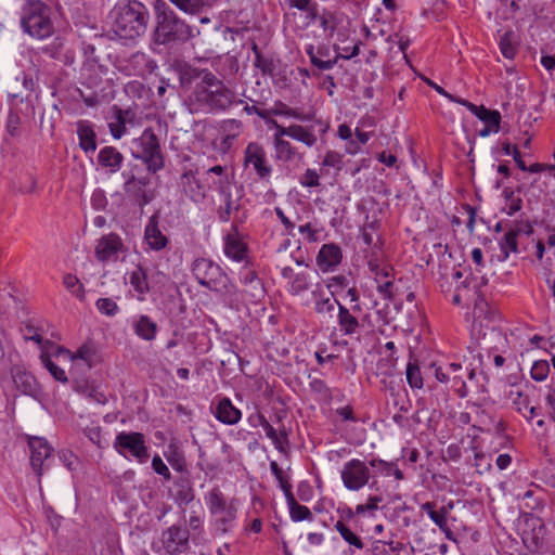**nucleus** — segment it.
I'll use <instances>...</instances> for the list:
<instances>
[{
	"instance_id": "1",
	"label": "nucleus",
	"mask_w": 555,
	"mask_h": 555,
	"mask_svg": "<svg viewBox=\"0 0 555 555\" xmlns=\"http://www.w3.org/2000/svg\"><path fill=\"white\" fill-rule=\"evenodd\" d=\"M155 9V28L153 39L157 44L184 43L199 31L188 24L163 0H157Z\"/></svg>"
},
{
	"instance_id": "2",
	"label": "nucleus",
	"mask_w": 555,
	"mask_h": 555,
	"mask_svg": "<svg viewBox=\"0 0 555 555\" xmlns=\"http://www.w3.org/2000/svg\"><path fill=\"white\" fill-rule=\"evenodd\" d=\"M111 17L117 37L134 40L145 34L150 14L147 8L138 0H120L113 8Z\"/></svg>"
},
{
	"instance_id": "3",
	"label": "nucleus",
	"mask_w": 555,
	"mask_h": 555,
	"mask_svg": "<svg viewBox=\"0 0 555 555\" xmlns=\"http://www.w3.org/2000/svg\"><path fill=\"white\" fill-rule=\"evenodd\" d=\"M191 272L199 285L210 292L222 296L232 297L236 294V285L223 269L208 258H196L191 266Z\"/></svg>"
},
{
	"instance_id": "4",
	"label": "nucleus",
	"mask_w": 555,
	"mask_h": 555,
	"mask_svg": "<svg viewBox=\"0 0 555 555\" xmlns=\"http://www.w3.org/2000/svg\"><path fill=\"white\" fill-rule=\"evenodd\" d=\"M21 27L24 33L36 39H46L53 35L52 9L42 0H27L22 8Z\"/></svg>"
},
{
	"instance_id": "5",
	"label": "nucleus",
	"mask_w": 555,
	"mask_h": 555,
	"mask_svg": "<svg viewBox=\"0 0 555 555\" xmlns=\"http://www.w3.org/2000/svg\"><path fill=\"white\" fill-rule=\"evenodd\" d=\"M209 513L216 516L217 529L228 533L236 526L238 501L235 498L227 500L218 486L212 487L204 495Z\"/></svg>"
},
{
	"instance_id": "6",
	"label": "nucleus",
	"mask_w": 555,
	"mask_h": 555,
	"mask_svg": "<svg viewBox=\"0 0 555 555\" xmlns=\"http://www.w3.org/2000/svg\"><path fill=\"white\" fill-rule=\"evenodd\" d=\"M132 157L141 160L149 173H157L165 167L159 139L152 128H145L139 138L132 140Z\"/></svg>"
},
{
	"instance_id": "7",
	"label": "nucleus",
	"mask_w": 555,
	"mask_h": 555,
	"mask_svg": "<svg viewBox=\"0 0 555 555\" xmlns=\"http://www.w3.org/2000/svg\"><path fill=\"white\" fill-rule=\"evenodd\" d=\"M193 100L202 107L210 112H225L233 104L242 105V99L235 100V93L224 83L211 89L193 91Z\"/></svg>"
},
{
	"instance_id": "8",
	"label": "nucleus",
	"mask_w": 555,
	"mask_h": 555,
	"mask_svg": "<svg viewBox=\"0 0 555 555\" xmlns=\"http://www.w3.org/2000/svg\"><path fill=\"white\" fill-rule=\"evenodd\" d=\"M115 451L125 459H134L138 463L144 464L150 457L145 436L139 431H120L113 442Z\"/></svg>"
},
{
	"instance_id": "9",
	"label": "nucleus",
	"mask_w": 555,
	"mask_h": 555,
	"mask_svg": "<svg viewBox=\"0 0 555 555\" xmlns=\"http://www.w3.org/2000/svg\"><path fill=\"white\" fill-rule=\"evenodd\" d=\"M102 75L103 66L81 67V85L90 89V92L85 93L80 89H78L77 91L83 103L89 107L95 106L104 98L105 88L103 87L104 80L102 78Z\"/></svg>"
},
{
	"instance_id": "10",
	"label": "nucleus",
	"mask_w": 555,
	"mask_h": 555,
	"mask_svg": "<svg viewBox=\"0 0 555 555\" xmlns=\"http://www.w3.org/2000/svg\"><path fill=\"white\" fill-rule=\"evenodd\" d=\"M545 533L546 527L541 517L532 513H525L522 515L520 535L524 545L529 552L535 553L542 548Z\"/></svg>"
},
{
	"instance_id": "11",
	"label": "nucleus",
	"mask_w": 555,
	"mask_h": 555,
	"mask_svg": "<svg viewBox=\"0 0 555 555\" xmlns=\"http://www.w3.org/2000/svg\"><path fill=\"white\" fill-rule=\"evenodd\" d=\"M343 485L349 491H359L366 486L371 478L369 466L359 459L346 462L340 470Z\"/></svg>"
},
{
	"instance_id": "12",
	"label": "nucleus",
	"mask_w": 555,
	"mask_h": 555,
	"mask_svg": "<svg viewBox=\"0 0 555 555\" xmlns=\"http://www.w3.org/2000/svg\"><path fill=\"white\" fill-rule=\"evenodd\" d=\"M191 533L188 528L172 525L162 532L160 542L166 555H180L190 550Z\"/></svg>"
},
{
	"instance_id": "13",
	"label": "nucleus",
	"mask_w": 555,
	"mask_h": 555,
	"mask_svg": "<svg viewBox=\"0 0 555 555\" xmlns=\"http://www.w3.org/2000/svg\"><path fill=\"white\" fill-rule=\"evenodd\" d=\"M244 166L253 167L257 177L262 181H269L272 175V166L269 164L263 146L257 142L247 144L244 151Z\"/></svg>"
},
{
	"instance_id": "14",
	"label": "nucleus",
	"mask_w": 555,
	"mask_h": 555,
	"mask_svg": "<svg viewBox=\"0 0 555 555\" xmlns=\"http://www.w3.org/2000/svg\"><path fill=\"white\" fill-rule=\"evenodd\" d=\"M125 178L124 191L133 204L143 208L153 199V194L146 190L151 179L149 177H135L133 173L122 172Z\"/></svg>"
},
{
	"instance_id": "15",
	"label": "nucleus",
	"mask_w": 555,
	"mask_h": 555,
	"mask_svg": "<svg viewBox=\"0 0 555 555\" xmlns=\"http://www.w3.org/2000/svg\"><path fill=\"white\" fill-rule=\"evenodd\" d=\"M179 188L196 205L203 204L207 197V188L198 178V169H185L180 176Z\"/></svg>"
},
{
	"instance_id": "16",
	"label": "nucleus",
	"mask_w": 555,
	"mask_h": 555,
	"mask_svg": "<svg viewBox=\"0 0 555 555\" xmlns=\"http://www.w3.org/2000/svg\"><path fill=\"white\" fill-rule=\"evenodd\" d=\"M223 253L225 257L235 262H244L248 258V245L244 242L235 222L231 224L230 231L223 235Z\"/></svg>"
},
{
	"instance_id": "17",
	"label": "nucleus",
	"mask_w": 555,
	"mask_h": 555,
	"mask_svg": "<svg viewBox=\"0 0 555 555\" xmlns=\"http://www.w3.org/2000/svg\"><path fill=\"white\" fill-rule=\"evenodd\" d=\"M28 448L31 468L38 478H40L43 475L44 466L49 467V461L52 456L53 449L48 443L47 439L41 437L29 438Z\"/></svg>"
},
{
	"instance_id": "18",
	"label": "nucleus",
	"mask_w": 555,
	"mask_h": 555,
	"mask_svg": "<svg viewBox=\"0 0 555 555\" xmlns=\"http://www.w3.org/2000/svg\"><path fill=\"white\" fill-rule=\"evenodd\" d=\"M125 250L121 237L117 233H108L98 240L94 256L100 262L117 261L119 253Z\"/></svg>"
},
{
	"instance_id": "19",
	"label": "nucleus",
	"mask_w": 555,
	"mask_h": 555,
	"mask_svg": "<svg viewBox=\"0 0 555 555\" xmlns=\"http://www.w3.org/2000/svg\"><path fill=\"white\" fill-rule=\"evenodd\" d=\"M143 242L147 246L145 248L146 251L155 253L166 249L170 243L168 236L159 228V216L157 212L153 214L145 224Z\"/></svg>"
},
{
	"instance_id": "20",
	"label": "nucleus",
	"mask_w": 555,
	"mask_h": 555,
	"mask_svg": "<svg viewBox=\"0 0 555 555\" xmlns=\"http://www.w3.org/2000/svg\"><path fill=\"white\" fill-rule=\"evenodd\" d=\"M472 281L465 279L460 286L456 287L455 293L452 298V302L454 305H461L462 302L469 304L470 300H474L475 308H474V314L477 318H480L481 314L485 312V309L487 308L488 304L483 299V297L477 292L476 285L470 287Z\"/></svg>"
},
{
	"instance_id": "21",
	"label": "nucleus",
	"mask_w": 555,
	"mask_h": 555,
	"mask_svg": "<svg viewBox=\"0 0 555 555\" xmlns=\"http://www.w3.org/2000/svg\"><path fill=\"white\" fill-rule=\"evenodd\" d=\"M341 261L343 250L336 243L323 244L315 257V264L322 273L335 271Z\"/></svg>"
},
{
	"instance_id": "22",
	"label": "nucleus",
	"mask_w": 555,
	"mask_h": 555,
	"mask_svg": "<svg viewBox=\"0 0 555 555\" xmlns=\"http://www.w3.org/2000/svg\"><path fill=\"white\" fill-rule=\"evenodd\" d=\"M327 131V125L321 119H315L312 125L302 126L293 124L291 139L305 144L307 147H313L318 142V133L321 135Z\"/></svg>"
},
{
	"instance_id": "23",
	"label": "nucleus",
	"mask_w": 555,
	"mask_h": 555,
	"mask_svg": "<svg viewBox=\"0 0 555 555\" xmlns=\"http://www.w3.org/2000/svg\"><path fill=\"white\" fill-rule=\"evenodd\" d=\"M219 195L222 204L217 209L218 219L220 222H229L232 214L241 208L242 192L233 184Z\"/></svg>"
},
{
	"instance_id": "24",
	"label": "nucleus",
	"mask_w": 555,
	"mask_h": 555,
	"mask_svg": "<svg viewBox=\"0 0 555 555\" xmlns=\"http://www.w3.org/2000/svg\"><path fill=\"white\" fill-rule=\"evenodd\" d=\"M9 370L17 389L24 395L36 398L41 393V387L30 372L21 366H10Z\"/></svg>"
},
{
	"instance_id": "25",
	"label": "nucleus",
	"mask_w": 555,
	"mask_h": 555,
	"mask_svg": "<svg viewBox=\"0 0 555 555\" xmlns=\"http://www.w3.org/2000/svg\"><path fill=\"white\" fill-rule=\"evenodd\" d=\"M76 133L79 147L87 156L93 155L98 147V135L94 124L87 119L78 120L76 122Z\"/></svg>"
},
{
	"instance_id": "26",
	"label": "nucleus",
	"mask_w": 555,
	"mask_h": 555,
	"mask_svg": "<svg viewBox=\"0 0 555 555\" xmlns=\"http://www.w3.org/2000/svg\"><path fill=\"white\" fill-rule=\"evenodd\" d=\"M179 474L172 481V499L179 505H188L195 498L190 472Z\"/></svg>"
},
{
	"instance_id": "27",
	"label": "nucleus",
	"mask_w": 555,
	"mask_h": 555,
	"mask_svg": "<svg viewBox=\"0 0 555 555\" xmlns=\"http://www.w3.org/2000/svg\"><path fill=\"white\" fill-rule=\"evenodd\" d=\"M420 511L426 513L429 519L439 528L449 541H456L455 534L449 526L446 512L437 508V504L434 501H427L420 505Z\"/></svg>"
},
{
	"instance_id": "28",
	"label": "nucleus",
	"mask_w": 555,
	"mask_h": 555,
	"mask_svg": "<svg viewBox=\"0 0 555 555\" xmlns=\"http://www.w3.org/2000/svg\"><path fill=\"white\" fill-rule=\"evenodd\" d=\"M214 416L222 424L234 425L242 418V412L232 403L228 397L220 398L211 406Z\"/></svg>"
},
{
	"instance_id": "29",
	"label": "nucleus",
	"mask_w": 555,
	"mask_h": 555,
	"mask_svg": "<svg viewBox=\"0 0 555 555\" xmlns=\"http://www.w3.org/2000/svg\"><path fill=\"white\" fill-rule=\"evenodd\" d=\"M96 160L100 167L114 175L121 169L125 157L115 146L106 145L99 151Z\"/></svg>"
},
{
	"instance_id": "30",
	"label": "nucleus",
	"mask_w": 555,
	"mask_h": 555,
	"mask_svg": "<svg viewBox=\"0 0 555 555\" xmlns=\"http://www.w3.org/2000/svg\"><path fill=\"white\" fill-rule=\"evenodd\" d=\"M205 175L207 176V190H215L218 194L234 184L231 182L228 169L224 166H212L205 171Z\"/></svg>"
},
{
	"instance_id": "31",
	"label": "nucleus",
	"mask_w": 555,
	"mask_h": 555,
	"mask_svg": "<svg viewBox=\"0 0 555 555\" xmlns=\"http://www.w3.org/2000/svg\"><path fill=\"white\" fill-rule=\"evenodd\" d=\"M337 325L339 332L345 336H353L360 333V318L347 310V306L337 302Z\"/></svg>"
},
{
	"instance_id": "32",
	"label": "nucleus",
	"mask_w": 555,
	"mask_h": 555,
	"mask_svg": "<svg viewBox=\"0 0 555 555\" xmlns=\"http://www.w3.org/2000/svg\"><path fill=\"white\" fill-rule=\"evenodd\" d=\"M396 365V359H383L378 362L377 367L380 370L382 367H387L386 371H382L379 374L383 375L380 379L382 389L389 391L391 396L400 389V383L402 379L392 373V369Z\"/></svg>"
},
{
	"instance_id": "33",
	"label": "nucleus",
	"mask_w": 555,
	"mask_h": 555,
	"mask_svg": "<svg viewBox=\"0 0 555 555\" xmlns=\"http://www.w3.org/2000/svg\"><path fill=\"white\" fill-rule=\"evenodd\" d=\"M127 280L133 291L138 294L139 300H144L150 292L149 270L142 266H137L132 271L127 272Z\"/></svg>"
},
{
	"instance_id": "34",
	"label": "nucleus",
	"mask_w": 555,
	"mask_h": 555,
	"mask_svg": "<svg viewBox=\"0 0 555 555\" xmlns=\"http://www.w3.org/2000/svg\"><path fill=\"white\" fill-rule=\"evenodd\" d=\"M263 430L280 453H286L289 448L288 431L285 425L274 428L269 421H263Z\"/></svg>"
},
{
	"instance_id": "35",
	"label": "nucleus",
	"mask_w": 555,
	"mask_h": 555,
	"mask_svg": "<svg viewBox=\"0 0 555 555\" xmlns=\"http://www.w3.org/2000/svg\"><path fill=\"white\" fill-rule=\"evenodd\" d=\"M132 328L139 338L146 341L154 340L158 331L156 322L146 314L137 317L132 321Z\"/></svg>"
},
{
	"instance_id": "36",
	"label": "nucleus",
	"mask_w": 555,
	"mask_h": 555,
	"mask_svg": "<svg viewBox=\"0 0 555 555\" xmlns=\"http://www.w3.org/2000/svg\"><path fill=\"white\" fill-rule=\"evenodd\" d=\"M164 456L175 472L186 473L189 470L184 452L177 442L171 441L167 446Z\"/></svg>"
},
{
	"instance_id": "37",
	"label": "nucleus",
	"mask_w": 555,
	"mask_h": 555,
	"mask_svg": "<svg viewBox=\"0 0 555 555\" xmlns=\"http://www.w3.org/2000/svg\"><path fill=\"white\" fill-rule=\"evenodd\" d=\"M517 238L518 236L509 225L507 231L498 241L500 247L499 261H506L511 254H517L519 251Z\"/></svg>"
},
{
	"instance_id": "38",
	"label": "nucleus",
	"mask_w": 555,
	"mask_h": 555,
	"mask_svg": "<svg viewBox=\"0 0 555 555\" xmlns=\"http://www.w3.org/2000/svg\"><path fill=\"white\" fill-rule=\"evenodd\" d=\"M334 528L349 546H353L357 550H362L364 547V542L358 535L356 526L352 527L351 525H346L343 521H336Z\"/></svg>"
},
{
	"instance_id": "39",
	"label": "nucleus",
	"mask_w": 555,
	"mask_h": 555,
	"mask_svg": "<svg viewBox=\"0 0 555 555\" xmlns=\"http://www.w3.org/2000/svg\"><path fill=\"white\" fill-rule=\"evenodd\" d=\"M181 12L189 15H199L210 7L207 0H168Z\"/></svg>"
},
{
	"instance_id": "40",
	"label": "nucleus",
	"mask_w": 555,
	"mask_h": 555,
	"mask_svg": "<svg viewBox=\"0 0 555 555\" xmlns=\"http://www.w3.org/2000/svg\"><path fill=\"white\" fill-rule=\"evenodd\" d=\"M273 149L278 162L292 163L299 156L297 149L287 140H278Z\"/></svg>"
},
{
	"instance_id": "41",
	"label": "nucleus",
	"mask_w": 555,
	"mask_h": 555,
	"mask_svg": "<svg viewBox=\"0 0 555 555\" xmlns=\"http://www.w3.org/2000/svg\"><path fill=\"white\" fill-rule=\"evenodd\" d=\"M469 112L475 115L479 120L483 121L494 128H500L501 114L499 111L489 109L483 105H470Z\"/></svg>"
},
{
	"instance_id": "42",
	"label": "nucleus",
	"mask_w": 555,
	"mask_h": 555,
	"mask_svg": "<svg viewBox=\"0 0 555 555\" xmlns=\"http://www.w3.org/2000/svg\"><path fill=\"white\" fill-rule=\"evenodd\" d=\"M240 281L244 285L249 286L255 292L253 296H263V284L255 270H251L247 267H243L242 270L240 271Z\"/></svg>"
},
{
	"instance_id": "43",
	"label": "nucleus",
	"mask_w": 555,
	"mask_h": 555,
	"mask_svg": "<svg viewBox=\"0 0 555 555\" xmlns=\"http://www.w3.org/2000/svg\"><path fill=\"white\" fill-rule=\"evenodd\" d=\"M251 51L255 54L254 66L258 68L263 76L273 75L275 70L273 57L263 55L256 42H253Z\"/></svg>"
},
{
	"instance_id": "44",
	"label": "nucleus",
	"mask_w": 555,
	"mask_h": 555,
	"mask_svg": "<svg viewBox=\"0 0 555 555\" xmlns=\"http://www.w3.org/2000/svg\"><path fill=\"white\" fill-rule=\"evenodd\" d=\"M369 464L385 477L393 476L397 480H402L404 478L402 470L398 467L396 462L372 459Z\"/></svg>"
},
{
	"instance_id": "45",
	"label": "nucleus",
	"mask_w": 555,
	"mask_h": 555,
	"mask_svg": "<svg viewBox=\"0 0 555 555\" xmlns=\"http://www.w3.org/2000/svg\"><path fill=\"white\" fill-rule=\"evenodd\" d=\"M289 517L294 522H300L304 520L312 521L313 515L311 511L297 502L295 496L286 501Z\"/></svg>"
},
{
	"instance_id": "46",
	"label": "nucleus",
	"mask_w": 555,
	"mask_h": 555,
	"mask_svg": "<svg viewBox=\"0 0 555 555\" xmlns=\"http://www.w3.org/2000/svg\"><path fill=\"white\" fill-rule=\"evenodd\" d=\"M132 115L130 109H118L116 112V119L108 124L109 132L112 137L119 140L127 132L126 124L129 120V116Z\"/></svg>"
},
{
	"instance_id": "47",
	"label": "nucleus",
	"mask_w": 555,
	"mask_h": 555,
	"mask_svg": "<svg viewBox=\"0 0 555 555\" xmlns=\"http://www.w3.org/2000/svg\"><path fill=\"white\" fill-rule=\"evenodd\" d=\"M314 297V311L318 314H330L332 317L337 302H340L336 298H331L330 296H324L323 294H317V292H312Z\"/></svg>"
},
{
	"instance_id": "48",
	"label": "nucleus",
	"mask_w": 555,
	"mask_h": 555,
	"mask_svg": "<svg viewBox=\"0 0 555 555\" xmlns=\"http://www.w3.org/2000/svg\"><path fill=\"white\" fill-rule=\"evenodd\" d=\"M188 526L192 542L194 544H198L205 533L203 517L195 511H192L188 520Z\"/></svg>"
},
{
	"instance_id": "49",
	"label": "nucleus",
	"mask_w": 555,
	"mask_h": 555,
	"mask_svg": "<svg viewBox=\"0 0 555 555\" xmlns=\"http://www.w3.org/2000/svg\"><path fill=\"white\" fill-rule=\"evenodd\" d=\"M311 286L310 275L306 272H298L292 281L288 282V292L294 295H300L307 292Z\"/></svg>"
},
{
	"instance_id": "50",
	"label": "nucleus",
	"mask_w": 555,
	"mask_h": 555,
	"mask_svg": "<svg viewBox=\"0 0 555 555\" xmlns=\"http://www.w3.org/2000/svg\"><path fill=\"white\" fill-rule=\"evenodd\" d=\"M72 361L81 360L88 367H92L95 361V349L90 345H82L75 352L66 350Z\"/></svg>"
},
{
	"instance_id": "51",
	"label": "nucleus",
	"mask_w": 555,
	"mask_h": 555,
	"mask_svg": "<svg viewBox=\"0 0 555 555\" xmlns=\"http://www.w3.org/2000/svg\"><path fill=\"white\" fill-rule=\"evenodd\" d=\"M406 382L412 389H421L424 386L421 369L416 362L410 361L405 370Z\"/></svg>"
},
{
	"instance_id": "52",
	"label": "nucleus",
	"mask_w": 555,
	"mask_h": 555,
	"mask_svg": "<svg viewBox=\"0 0 555 555\" xmlns=\"http://www.w3.org/2000/svg\"><path fill=\"white\" fill-rule=\"evenodd\" d=\"M503 195L505 198L503 211H505L508 216H513L521 209L522 201L520 197L515 195L511 188H505L503 190Z\"/></svg>"
},
{
	"instance_id": "53",
	"label": "nucleus",
	"mask_w": 555,
	"mask_h": 555,
	"mask_svg": "<svg viewBox=\"0 0 555 555\" xmlns=\"http://www.w3.org/2000/svg\"><path fill=\"white\" fill-rule=\"evenodd\" d=\"M306 54L309 56L310 62L320 70L332 69L336 65V60H322L318 56L317 49L313 44H307L305 48Z\"/></svg>"
},
{
	"instance_id": "54",
	"label": "nucleus",
	"mask_w": 555,
	"mask_h": 555,
	"mask_svg": "<svg viewBox=\"0 0 555 555\" xmlns=\"http://www.w3.org/2000/svg\"><path fill=\"white\" fill-rule=\"evenodd\" d=\"M551 375V366L547 360H535L533 361L530 369V377L538 383L546 380Z\"/></svg>"
},
{
	"instance_id": "55",
	"label": "nucleus",
	"mask_w": 555,
	"mask_h": 555,
	"mask_svg": "<svg viewBox=\"0 0 555 555\" xmlns=\"http://www.w3.org/2000/svg\"><path fill=\"white\" fill-rule=\"evenodd\" d=\"M430 372L434 373L435 377L440 383H447L450 380V374L456 373L457 371L462 370L461 364L457 363H449L444 367L441 365H437L436 363H433L429 367Z\"/></svg>"
},
{
	"instance_id": "56",
	"label": "nucleus",
	"mask_w": 555,
	"mask_h": 555,
	"mask_svg": "<svg viewBox=\"0 0 555 555\" xmlns=\"http://www.w3.org/2000/svg\"><path fill=\"white\" fill-rule=\"evenodd\" d=\"M310 390L318 396L319 400L330 402L332 400V390L327 384L320 378H312L309 382Z\"/></svg>"
},
{
	"instance_id": "57",
	"label": "nucleus",
	"mask_w": 555,
	"mask_h": 555,
	"mask_svg": "<svg viewBox=\"0 0 555 555\" xmlns=\"http://www.w3.org/2000/svg\"><path fill=\"white\" fill-rule=\"evenodd\" d=\"M298 231L304 235L308 243H317L320 241V233L323 231V228L319 225L317 221L307 222L305 224H300L298 227Z\"/></svg>"
},
{
	"instance_id": "58",
	"label": "nucleus",
	"mask_w": 555,
	"mask_h": 555,
	"mask_svg": "<svg viewBox=\"0 0 555 555\" xmlns=\"http://www.w3.org/2000/svg\"><path fill=\"white\" fill-rule=\"evenodd\" d=\"M41 361L44 367L49 371V373L53 376V378L60 383L66 384L68 382L67 375L63 369H61L57 364H55L49 356L42 354Z\"/></svg>"
},
{
	"instance_id": "59",
	"label": "nucleus",
	"mask_w": 555,
	"mask_h": 555,
	"mask_svg": "<svg viewBox=\"0 0 555 555\" xmlns=\"http://www.w3.org/2000/svg\"><path fill=\"white\" fill-rule=\"evenodd\" d=\"M403 547L402 543H395L393 541L385 542L377 540L373 543V555H390V552H399Z\"/></svg>"
},
{
	"instance_id": "60",
	"label": "nucleus",
	"mask_w": 555,
	"mask_h": 555,
	"mask_svg": "<svg viewBox=\"0 0 555 555\" xmlns=\"http://www.w3.org/2000/svg\"><path fill=\"white\" fill-rule=\"evenodd\" d=\"M292 112V107L287 106L282 101H275L274 106L271 108H266L267 113V120L266 125L270 126L272 119V116H283V117H289Z\"/></svg>"
},
{
	"instance_id": "61",
	"label": "nucleus",
	"mask_w": 555,
	"mask_h": 555,
	"mask_svg": "<svg viewBox=\"0 0 555 555\" xmlns=\"http://www.w3.org/2000/svg\"><path fill=\"white\" fill-rule=\"evenodd\" d=\"M221 83H223V81L217 78L215 74L208 70H204L201 74V81L196 83L194 91H198L202 88L205 90L211 89L220 86Z\"/></svg>"
},
{
	"instance_id": "62",
	"label": "nucleus",
	"mask_w": 555,
	"mask_h": 555,
	"mask_svg": "<svg viewBox=\"0 0 555 555\" xmlns=\"http://www.w3.org/2000/svg\"><path fill=\"white\" fill-rule=\"evenodd\" d=\"M512 33L507 31L500 37L499 47L502 55L505 59L513 60L516 54V48L511 40Z\"/></svg>"
},
{
	"instance_id": "63",
	"label": "nucleus",
	"mask_w": 555,
	"mask_h": 555,
	"mask_svg": "<svg viewBox=\"0 0 555 555\" xmlns=\"http://www.w3.org/2000/svg\"><path fill=\"white\" fill-rule=\"evenodd\" d=\"M95 306L102 314L107 317H115L119 312L118 305L112 298H99Z\"/></svg>"
},
{
	"instance_id": "64",
	"label": "nucleus",
	"mask_w": 555,
	"mask_h": 555,
	"mask_svg": "<svg viewBox=\"0 0 555 555\" xmlns=\"http://www.w3.org/2000/svg\"><path fill=\"white\" fill-rule=\"evenodd\" d=\"M474 466L479 475L490 472L492 469L491 456L481 451L476 452L474 456Z\"/></svg>"
}]
</instances>
